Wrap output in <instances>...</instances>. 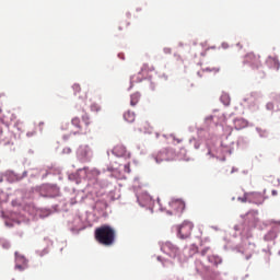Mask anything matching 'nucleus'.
Returning a JSON list of instances; mask_svg holds the SVG:
<instances>
[{
	"instance_id": "obj_26",
	"label": "nucleus",
	"mask_w": 280,
	"mask_h": 280,
	"mask_svg": "<svg viewBox=\"0 0 280 280\" xmlns=\"http://www.w3.org/2000/svg\"><path fill=\"white\" fill-rule=\"evenodd\" d=\"M208 250H209V248H205V249L201 250L202 257H205V255H207Z\"/></svg>"
},
{
	"instance_id": "obj_21",
	"label": "nucleus",
	"mask_w": 280,
	"mask_h": 280,
	"mask_svg": "<svg viewBox=\"0 0 280 280\" xmlns=\"http://www.w3.org/2000/svg\"><path fill=\"white\" fill-rule=\"evenodd\" d=\"M91 110H92V113H100V110H102V106H100V104H97V103H93L91 105Z\"/></svg>"
},
{
	"instance_id": "obj_19",
	"label": "nucleus",
	"mask_w": 280,
	"mask_h": 280,
	"mask_svg": "<svg viewBox=\"0 0 280 280\" xmlns=\"http://www.w3.org/2000/svg\"><path fill=\"white\" fill-rule=\"evenodd\" d=\"M203 71H207V73H220V68L218 67H208L203 69Z\"/></svg>"
},
{
	"instance_id": "obj_15",
	"label": "nucleus",
	"mask_w": 280,
	"mask_h": 280,
	"mask_svg": "<svg viewBox=\"0 0 280 280\" xmlns=\"http://www.w3.org/2000/svg\"><path fill=\"white\" fill-rule=\"evenodd\" d=\"M140 100H141V94L139 92L131 94L130 106H135L136 104H139Z\"/></svg>"
},
{
	"instance_id": "obj_16",
	"label": "nucleus",
	"mask_w": 280,
	"mask_h": 280,
	"mask_svg": "<svg viewBox=\"0 0 280 280\" xmlns=\"http://www.w3.org/2000/svg\"><path fill=\"white\" fill-rule=\"evenodd\" d=\"M135 117H136L135 113L130 112V110H128L124 114V119H125V121H128V124H132V121H135Z\"/></svg>"
},
{
	"instance_id": "obj_24",
	"label": "nucleus",
	"mask_w": 280,
	"mask_h": 280,
	"mask_svg": "<svg viewBox=\"0 0 280 280\" xmlns=\"http://www.w3.org/2000/svg\"><path fill=\"white\" fill-rule=\"evenodd\" d=\"M125 172H126L127 174H130V164H126V165H125Z\"/></svg>"
},
{
	"instance_id": "obj_20",
	"label": "nucleus",
	"mask_w": 280,
	"mask_h": 280,
	"mask_svg": "<svg viewBox=\"0 0 280 280\" xmlns=\"http://www.w3.org/2000/svg\"><path fill=\"white\" fill-rule=\"evenodd\" d=\"M15 260L21 261V264H24V265L27 264V259H25V257L19 254V252H15Z\"/></svg>"
},
{
	"instance_id": "obj_8",
	"label": "nucleus",
	"mask_w": 280,
	"mask_h": 280,
	"mask_svg": "<svg viewBox=\"0 0 280 280\" xmlns=\"http://www.w3.org/2000/svg\"><path fill=\"white\" fill-rule=\"evenodd\" d=\"M74 95L78 96L79 100H89V88L80 86V84L75 83L72 85Z\"/></svg>"
},
{
	"instance_id": "obj_3",
	"label": "nucleus",
	"mask_w": 280,
	"mask_h": 280,
	"mask_svg": "<svg viewBox=\"0 0 280 280\" xmlns=\"http://www.w3.org/2000/svg\"><path fill=\"white\" fill-rule=\"evenodd\" d=\"M191 231H194V223L191 221H184L177 226L178 237L180 240H187L191 237Z\"/></svg>"
},
{
	"instance_id": "obj_17",
	"label": "nucleus",
	"mask_w": 280,
	"mask_h": 280,
	"mask_svg": "<svg viewBox=\"0 0 280 280\" xmlns=\"http://www.w3.org/2000/svg\"><path fill=\"white\" fill-rule=\"evenodd\" d=\"M208 260L210 264H213V266H220V264H222V258L219 256H209Z\"/></svg>"
},
{
	"instance_id": "obj_29",
	"label": "nucleus",
	"mask_w": 280,
	"mask_h": 280,
	"mask_svg": "<svg viewBox=\"0 0 280 280\" xmlns=\"http://www.w3.org/2000/svg\"><path fill=\"white\" fill-rule=\"evenodd\" d=\"M271 194H272V196H277L278 192H277V190H272Z\"/></svg>"
},
{
	"instance_id": "obj_6",
	"label": "nucleus",
	"mask_w": 280,
	"mask_h": 280,
	"mask_svg": "<svg viewBox=\"0 0 280 280\" xmlns=\"http://www.w3.org/2000/svg\"><path fill=\"white\" fill-rule=\"evenodd\" d=\"M244 63L249 65L252 69H259L261 67V57L255 52H248L244 58Z\"/></svg>"
},
{
	"instance_id": "obj_28",
	"label": "nucleus",
	"mask_w": 280,
	"mask_h": 280,
	"mask_svg": "<svg viewBox=\"0 0 280 280\" xmlns=\"http://www.w3.org/2000/svg\"><path fill=\"white\" fill-rule=\"evenodd\" d=\"M34 135H36V131H33V132H31V133L28 132V133H27V137H34Z\"/></svg>"
},
{
	"instance_id": "obj_27",
	"label": "nucleus",
	"mask_w": 280,
	"mask_h": 280,
	"mask_svg": "<svg viewBox=\"0 0 280 280\" xmlns=\"http://www.w3.org/2000/svg\"><path fill=\"white\" fill-rule=\"evenodd\" d=\"M144 71H148V65H143L141 72L143 73Z\"/></svg>"
},
{
	"instance_id": "obj_14",
	"label": "nucleus",
	"mask_w": 280,
	"mask_h": 280,
	"mask_svg": "<svg viewBox=\"0 0 280 280\" xmlns=\"http://www.w3.org/2000/svg\"><path fill=\"white\" fill-rule=\"evenodd\" d=\"M253 196H259V195L245 192L243 197H238V200L241 202H253L254 201Z\"/></svg>"
},
{
	"instance_id": "obj_9",
	"label": "nucleus",
	"mask_w": 280,
	"mask_h": 280,
	"mask_svg": "<svg viewBox=\"0 0 280 280\" xmlns=\"http://www.w3.org/2000/svg\"><path fill=\"white\" fill-rule=\"evenodd\" d=\"M45 189L47 191L46 198H56L60 194V188L56 185H47Z\"/></svg>"
},
{
	"instance_id": "obj_30",
	"label": "nucleus",
	"mask_w": 280,
	"mask_h": 280,
	"mask_svg": "<svg viewBox=\"0 0 280 280\" xmlns=\"http://www.w3.org/2000/svg\"><path fill=\"white\" fill-rule=\"evenodd\" d=\"M175 141H177V143H180V140H179V139H175Z\"/></svg>"
},
{
	"instance_id": "obj_1",
	"label": "nucleus",
	"mask_w": 280,
	"mask_h": 280,
	"mask_svg": "<svg viewBox=\"0 0 280 280\" xmlns=\"http://www.w3.org/2000/svg\"><path fill=\"white\" fill-rule=\"evenodd\" d=\"M115 229L110 225H102L94 231V237L102 246H113L115 244Z\"/></svg>"
},
{
	"instance_id": "obj_22",
	"label": "nucleus",
	"mask_w": 280,
	"mask_h": 280,
	"mask_svg": "<svg viewBox=\"0 0 280 280\" xmlns=\"http://www.w3.org/2000/svg\"><path fill=\"white\" fill-rule=\"evenodd\" d=\"M221 102H223V104H224L225 106H229V104H231V98L229 97V95L223 94V95L221 96Z\"/></svg>"
},
{
	"instance_id": "obj_5",
	"label": "nucleus",
	"mask_w": 280,
	"mask_h": 280,
	"mask_svg": "<svg viewBox=\"0 0 280 280\" xmlns=\"http://www.w3.org/2000/svg\"><path fill=\"white\" fill-rule=\"evenodd\" d=\"M161 250L162 253L168 255V257H172L173 259H175V257H178V255L180 254V249H178L176 245L172 244V242L163 243L161 246Z\"/></svg>"
},
{
	"instance_id": "obj_12",
	"label": "nucleus",
	"mask_w": 280,
	"mask_h": 280,
	"mask_svg": "<svg viewBox=\"0 0 280 280\" xmlns=\"http://www.w3.org/2000/svg\"><path fill=\"white\" fill-rule=\"evenodd\" d=\"M112 152L115 154V156H126V148L124 144H117L114 147Z\"/></svg>"
},
{
	"instance_id": "obj_13",
	"label": "nucleus",
	"mask_w": 280,
	"mask_h": 280,
	"mask_svg": "<svg viewBox=\"0 0 280 280\" xmlns=\"http://www.w3.org/2000/svg\"><path fill=\"white\" fill-rule=\"evenodd\" d=\"M248 194H256L257 196H252V200L254 205H264V195H261L260 192H248Z\"/></svg>"
},
{
	"instance_id": "obj_11",
	"label": "nucleus",
	"mask_w": 280,
	"mask_h": 280,
	"mask_svg": "<svg viewBox=\"0 0 280 280\" xmlns=\"http://www.w3.org/2000/svg\"><path fill=\"white\" fill-rule=\"evenodd\" d=\"M248 126V121L244 118H235L234 119V127L235 130H243V128H246Z\"/></svg>"
},
{
	"instance_id": "obj_25",
	"label": "nucleus",
	"mask_w": 280,
	"mask_h": 280,
	"mask_svg": "<svg viewBox=\"0 0 280 280\" xmlns=\"http://www.w3.org/2000/svg\"><path fill=\"white\" fill-rule=\"evenodd\" d=\"M15 268L21 271L25 270V267L23 265H16Z\"/></svg>"
},
{
	"instance_id": "obj_7",
	"label": "nucleus",
	"mask_w": 280,
	"mask_h": 280,
	"mask_svg": "<svg viewBox=\"0 0 280 280\" xmlns=\"http://www.w3.org/2000/svg\"><path fill=\"white\" fill-rule=\"evenodd\" d=\"M78 156L83 162L90 161L91 156H93V151L91 150V147L81 145L78 150Z\"/></svg>"
},
{
	"instance_id": "obj_23",
	"label": "nucleus",
	"mask_w": 280,
	"mask_h": 280,
	"mask_svg": "<svg viewBox=\"0 0 280 280\" xmlns=\"http://www.w3.org/2000/svg\"><path fill=\"white\" fill-rule=\"evenodd\" d=\"M267 108H268V110H272L275 108V104L268 103Z\"/></svg>"
},
{
	"instance_id": "obj_18",
	"label": "nucleus",
	"mask_w": 280,
	"mask_h": 280,
	"mask_svg": "<svg viewBox=\"0 0 280 280\" xmlns=\"http://www.w3.org/2000/svg\"><path fill=\"white\" fill-rule=\"evenodd\" d=\"M167 160H168V158H167V152H165V151L160 152V153L156 155V158H155L156 163H161V162L167 161Z\"/></svg>"
},
{
	"instance_id": "obj_4",
	"label": "nucleus",
	"mask_w": 280,
	"mask_h": 280,
	"mask_svg": "<svg viewBox=\"0 0 280 280\" xmlns=\"http://www.w3.org/2000/svg\"><path fill=\"white\" fill-rule=\"evenodd\" d=\"M170 210H167L168 215H182L185 211V201L182 199H173L170 203Z\"/></svg>"
},
{
	"instance_id": "obj_10",
	"label": "nucleus",
	"mask_w": 280,
	"mask_h": 280,
	"mask_svg": "<svg viewBox=\"0 0 280 280\" xmlns=\"http://www.w3.org/2000/svg\"><path fill=\"white\" fill-rule=\"evenodd\" d=\"M138 202L141 207H148V205H152V197L148 194L141 195L138 197Z\"/></svg>"
},
{
	"instance_id": "obj_31",
	"label": "nucleus",
	"mask_w": 280,
	"mask_h": 280,
	"mask_svg": "<svg viewBox=\"0 0 280 280\" xmlns=\"http://www.w3.org/2000/svg\"><path fill=\"white\" fill-rule=\"evenodd\" d=\"M202 270H207V267H202Z\"/></svg>"
},
{
	"instance_id": "obj_2",
	"label": "nucleus",
	"mask_w": 280,
	"mask_h": 280,
	"mask_svg": "<svg viewBox=\"0 0 280 280\" xmlns=\"http://www.w3.org/2000/svg\"><path fill=\"white\" fill-rule=\"evenodd\" d=\"M82 121L84 126H82ZM82 121L78 117L72 118L71 124L75 128L74 135H86V132H91V129H89L91 117L85 114L82 116Z\"/></svg>"
}]
</instances>
